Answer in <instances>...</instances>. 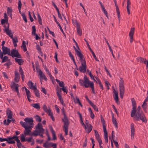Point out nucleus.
Returning <instances> with one entry per match:
<instances>
[{
    "mask_svg": "<svg viewBox=\"0 0 148 148\" xmlns=\"http://www.w3.org/2000/svg\"><path fill=\"white\" fill-rule=\"evenodd\" d=\"M84 79H79V83L81 86H83L86 88H88L90 87L91 88L92 92L93 93L95 94V89L94 87V84L92 82H91L88 79L87 76L84 75Z\"/></svg>",
    "mask_w": 148,
    "mask_h": 148,
    "instance_id": "obj_1",
    "label": "nucleus"
},
{
    "mask_svg": "<svg viewBox=\"0 0 148 148\" xmlns=\"http://www.w3.org/2000/svg\"><path fill=\"white\" fill-rule=\"evenodd\" d=\"M62 112L64 115V118L62 119V121L64 123L63 128L65 133V134L67 135L68 133V129L69 125V122L67 118V117L65 114L64 108L63 107L61 110Z\"/></svg>",
    "mask_w": 148,
    "mask_h": 148,
    "instance_id": "obj_2",
    "label": "nucleus"
},
{
    "mask_svg": "<svg viewBox=\"0 0 148 148\" xmlns=\"http://www.w3.org/2000/svg\"><path fill=\"white\" fill-rule=\"evenodd\" d=\"M35 127L36 130H34L33 132V135L36 136L39 135L41 137L43 138L44 129L43 128L42 124L40 123H38L36 126Z\"/></svg>",
    "mask_w": 148,
    "mask_h": 148,
    "instance_id": "obj_3",
    "label": "nucleus"
},
{
    "mask_svg": "<svg viewBox=\"0 0 148 148\" xmlns=\"http://www.w3.org/2000/svg\"><path fill=\"white\" fill-rule=\"evenodd\" d=\"M132 117L134 121H137L141 120L142 122L145 123L147 122L146 118L143 112H136L134 116Z\"/></svg>",
    "mask_w": 148,
    "mask_h": 148,
    "instance_id": "obj_4",
    "label": "nucleus"
},
{
    "mask_svg": "<svg viewBox=\"0 0 148 148\" xmlns=\"http://www.w3.org/2000/svg\"><path fill=\"white\" fill-rule=\"evenodd\" d=\"M119 88L120 97L122 99L125 92V87L124 81L121 78L119 80Z\"/></svg>",
    "mask_w": 148,
    "mask_h": 148,
    "instance_id": "obj_5",
    "label": "nucleus"
},
{
    "mask_svg": "<svg viewBox=\"0 0 148 148\" xmlns=\"http://www.w3.org/2000/svg\"><path fill=\"white\" fill-rule=\"evenodd\" d=\"M131 101L133 110L131 111V117H133L134 116V115L136 111V102L134 98H133L131 99Z\"/></svg>",
    "mask_w": 148,
    "mask_h": 148,
    "instance_id": "obj_6",
    "label": "nucleus"
},
{
    "mask_svg": "<svg viewBox=\"0 0 148 148\" xmlns=\"http://www.w3.org/2000/svg\"><path fill=\"white\" fill-rule=\"evenodd\" d=\"M42 108L45 112L48 114V115L50 116V117L53 121H54L55 119L54 118L53 114L51 112V110L49 108L48 109L45 105V104H44Z\"/></svg>",
    "mask_w": 148,
    "mask_h": 148,
    "instance_id": "obj_7",
    "label": "nucleus"
},
{
    "mask_svg": "<svg viewBox=\"0 0 148 148\" xmlns=\"http://www.w3.org/2000/svg\"><path fill=\"white\" fill-rule=\"evenodd\" d=\"M32 127L31 126H28L25 128V130L24 131V134L26 136L29 135L30 136L33 135L32 134L33 132H31V130Z\"/></svg>",
    "mask_w": 148,
    "mask_h": 148,
    "instance_id": "obj_8",
    "label": "nucleus"
},
{
    "mask_svg": "<svg viewBox=\"0 0 148 148\" xmlns=\"http://www.w3.org/2000/svg\"><path fill=\"white\" fill-rule=\"evenodd\" d=\"M36 69L37 72L38 73V75L40 80L44 79L45 81H47V77L41 70L40 69L37 68H36Z\"/></svg>",
    "mask_w": 148,
    "mask_h": 148,
    "instance_id": "obj_9",
    "label": "nucleus"
},
{
    "mask_svg": "<svg viewBox=\"0 0 148 148\" xmlns=\"http://www.w3.org/2000/svg\"><path fill=\"white\" fill-rule=\"evenodd\" d=\"M12 56V58L14 57H17L18 58H21V56L20 55L17 51L15 49H13L11 50L10 55H9Z\"/></svg>",
    "mask_w": 148,
    "mask_h": 148,
    "instance_id": "obj_10",
    "label": "nucleus"
},
{
    "mask_svg": "<svg viewBox=\"0 0 148 148\" xmlns=\"http://www.w3.org/2000/svg\"><path fill=\"white\" fill-rule=\"evenodd\" d=\"M86 64L84 63L81 64V65L80 66L78 69H77L80 72L82 73H85L86 70Z\"/></svg>",
    "mask_w": 148,
    "mask_h": 148,
    "instance_id": "obj_11",
    "label": "nucleus"
},
{
    "mask_svg": "<svg viewBox=\"0 0 148 148\" xmlns=\"http://www.w3.org/2000/svg\"><path fill=\"white\" fill-rule=\"evenodd\" d=\"M77 55L79 58V60L81 62V64L83 63L86 64V62L85 58L84 57V56L80 51H77Z\"/></svg>",
    "mask_w": 148,
    "mask_h": 148,
    "instance_id": "obj_12",
    "label": "nucleus"
},
{
    "mask_svg": "<svg viewBox=\"0 0 148 148\" xmlns=\"http://www.w3.org/2000/svg\"><path fill=\"white\" fill-rule=\"evenodd\" d=\"M43 146L45 148H49L50 146L53 147V148L57 147V145L56 143H48V141L44 143Z\"/></svg>",
    "mask_w": 148,
    "mask_h": 148,
    "instance_id": "obj_13",
    "label": "nucleus"
},
{
    "mask_svg": "<svg viewBox=\"0 0 148 148\" xmlns=\"http://www.w3.org/2000/svg\"><path fill=\"white\" fill-rule=\"evenodd\" d=\"M11 88L13 90L15 91L16 92H18V87L19 86L18 84L15 83L14 82H11Z\"/></svg>",
    "mask_w": 148,
    "mask_h": 148,
    "instance_id": "obj_14",
    "label": "nucleus"
},
{
    "mask_svg": "<svg viewBox=\"0 0 148 148\" xmlns=\"http://www.w3.org/2000/svg\"><path fill=\"white\" fill-rule=\"evenodd\" d=\"M134 28H131L129 34V36L130 38V43H132L133 42L134 40L133 37L134 34Z\"/></svg>",
    "mask_w": 148,
    "mask_h": 148,
    "instance_id": "obj_15",
    "label": "nucleus"
},
{
    "mask_svg": "<svg viewBox=\"0 0 148 148\" xmlns=\"http://www.w3.org/2000/svg\"><path fill=\"white\" fill-rule=\"evenodd\" d=\"M24 121L25 122L29 125V126L34 125V124L33 123V118L32 117H27L24 119Z\"/></svg>",
    "mask_w": 148,
    "mask_h": 148,
    "instance_id": "obj_16",
    "label": "nucleus"
},
{
    "mask_svg": "<svg viewBox=\"0 0 148 148\" xmlns=\"http://www.w3.org/2000/svg\"><path fill=\"white\" fill-rule=\"evenodd\" d=\"M2 49L3 51V55L6 54H7L9 55H10V50L9 48L5 47H2Z\"/></svg>",
    "mask_w": 148,
    "mask_h": 148,
    "instance_id": "obj_17",
    "label": "nucleus"
},
{
    "mask_svg": "<svg viewBox=\"0 0 148 148\" xmlns=\"http://www.w3.org/2000/svg\"><path fill=\"white\" fill-rule=\"evenodd\" d=\"M75 24L77 26V34L79 36L82 35V30L80 29V25L76 21H75Z\"/></svg>",
    "mask_w": 148,
    "mask_h": 148,
    "instance_id": "obj_18",
    "label": "nucleus"
},
{
    "mask_svg": "<svg viewBox=\"0 0 148 148\" xmlns=\"http://www.w3.org/2000/svg\"><path fill=\"white\" fill-rule=\"evenodd\" d=\"M130 127L131 131V139H132L134 138V132L135 131L134 125L133 123H132L131 124Z\"/></svg>",
    "mask_w": 148,
    "mask_h": 148,
    "instance_id": "obj_19",
    "label": "nucleus"
},
{
    "mask_svg": "<svg viewBox=\"0 0 148 148\" xmlns=\"http://www.w3.org/2000/svg\"><path fill=\"white\" fill-rule=\"evenodd\" d=\"M32 35L33 36H35L36 39L37 40L40 39V38L38 36L37 34H36V29L35 26H33L32 27Z\"/></svg>",
    "mask_w": 148,
    "mask_h": 148,
    "instance_id": "obj_20",
    "label": "nucleus"
},
{
    "mask_svg": "<svg viewBox=\"0 0 148 148\" xmlns=\"http://www.w3.org/2000/svg\"><path fill=\"white\" fill-rule=\"evenodd\" d=\"M25 89L26 92V95L27 96V100L29 102H31L32 100L29 98L31 97V93L25 87Z\"/></svg>",
    "mask_w": 148,
    "mask_h": 148,
    "instance_id": "obj_21",
    "label": "nucleus"
},
{
    "mask_svg": "<svg viewBox=\"0 0 148 148\" xmlns=\"http://www.w3.org/2000/svg\"><path fill=\"white\" fill-rule=\"evenodd\" d=\"M10 119H8L7 120V122H6V119H5L4 120L3 122H4V125H9V123L11 122H12L13 123H14V122L15 121V120L13 118H12V119H11V120H10Z\"/></svg>",
    "mask_w": 148,
    "mask_h": 148,
    "instance_id": "obj_22",
    "label": "nucleus"
},
{
    "mask_svg": "<svg viewBox=\"0 0 148 148\" xmlns=\"http://www.w3.org/2000/svg\"><path fill=\"white\" fill-rule=\"evenodd\" d=\"M113 92L115 95V96L114 97V100L117 103L119 100L118 92L117 91H116L114 89H113Z\"/></svg>",
    "mask_w": 148,
    "mask_h": 148,
    "instance_id": "obj_23",
    "label": "nucleus"
},
{
    "mask_svg": "<svg viewBox=\"0 0 148 148\" xmlns=\"http://www.w3.org/2000/svg\"><path fill=\"white\" fill-rule=\"evenodd\" d=\"M33 84L34 83L30 81H29L28 82V85L29 88L31 89L34 90L36 88V85H35L34 86Z\"/></svg>",
    "mask_w": 148,
    "mask_h": 148,
    "instance_id": "obj_24",
    "label": "nucleus"
},
{
    "mask_svg": "<svg viewBox=\"0 0 148 148\" xmlns=\"http://www.w3.org/2000/svg\"><path fill=\"white\" fill-rule=\"evenodd\" d=\"M20 77L18 73V72L15 71V78L14 79L15 82H18L19 81Z\"/></svg>",
    "mask_w": 148,
    "mask_h": 148,
    "instance_id": "obj_25",
    "label": "nucleus"
},
{
    "mask_svg": "<svg viewBox=\"0 0 148 148\" xmlns=\"http://www.w3.org/2000/svg\"><path fill=\"white\" fill-rule=\"evenodd\" d=\"M136 59L138 62H140V63H144L145 64H146V59H145L142 57H138Z\"/></svg>",
    "mask_w": 148,
    "mask_h": 148,
    "instance_id": "obj_26",
    "label": "nucleus"
},
{
    "mask_svg": "<svg viewBox=\"0 0 148 148\" xmlns=\"http://www.w3.org/2000/svg\"><path fill=\"white\" fill-rule=\"evenodd\" d=\"M6 114L8 116V119L12 118V112L10 110H8L6 111Z\"/></svg>",
    "mask_w": 148,
    "mask_h": 148,
    "instance_id": "obj_27",
    "label": "nucleus"
},
{
    "mask_svg": "<svg viewBox=\"0 0 148 148\" xmlns=\"http://www.w3.org/2000/svg\"><path fill=\"white\" fill-rule=\"evenodd\" d=\"M50 130L53 136V140H55L56 139V137L55 131L53 130L52 127L50 128Z\"/></svg>",
    "mask_w": 148,
    "mask_h": 148,
    "instance_id": "obj_28",
    "label": "nucleus"
},
{
    "mask_svg": "<svg viewBox=\"0 0 148 148\" xmlns=\"http://www.w3.org/2000/svg\"><path fill=\"white\" fill-rule=\"evenodd\" d=\"M5 27V29H4V31L5 32L7 35H9L10 33H11V31L10 30H9V26H7L6 28H5V25L3 26Z\"/></svg>",
    "mask_w": 148,
    "mask_h": 148,
    "instance_id": "obj_29",
    "label": "nucleus"
},
{
    "mask_svg": "<svg viewBox=\"0 0 148 148\" xmlns=\"http://www.w3.org/2000/svg\"><path fill=\"white\" fill-rule=\"evenodd\" d=\"M112 123L115 127L117 128L118 127L117 123L116 121V119L114 118V115L113 114H112Z\"/></svg>",
    "mask_w": 148,
    "mask_h": 148,
    "instance_id": "obj_30",
    "label": "nucleus"
},
{
    "mask_svg": "<svg viewBox=\"0 0 148 148\" xmlns=\"http://www.w3.org/2000/svg\"><path fill=\"white\" fill-rule=\"evenodd\" d=\"M77 113L79 115V118H80V120L81 121V124L82 125H83L84 126L85 128L86 129V126L85 125V124L83 122V121L82 120V116L81 114L79 112H77Z\"/></svg>",
    "mask_w": 148,
    "mask_h": 148,
    "instance_id": "obj_31",
    "label": "nucleus"
},
{
    "mask_svg": "<svg viewBox=\"0 0 148 148\" xmlns=\"http://www.w3.org/2000/svg\"><path fill=\"white\" fill-rule=\"evenodd\" d=\"M95 132V135L96 139H97V141H99L100 140H101V138L99 137V134L98 132L96 130H94Z\"/></svg>",
    "mask_w": 148,
    "mask_h": 148,
    "instance_id": "obj_32",
    "label": "nucleus"
},
{
    "mask_svg": "<svg viewBox=\"0 0 148 148\" xmlns=\"http://www.w3.org/2000/svg\"><path fill=\"white\" fill-rule=\"evenodd\" d=\"M34 91L35 93V96L38 98H40V95L39 93V91L37 89V88L34 89Z\"/></svg>",
    "mask_w": 148,
    "mask_h": 148,
    "instance_id": "obj_33",
    "label": "nucleus"
},
{
    "mask_svg": "<svg viewBox=\"0 0 148 148\" xmlns=\"http://www.w3.org/2000/svg\"><path fill=\"white\" fill-rule=\"evenodd\" d=\"M131 4V3L130 1H127V13L128 14H130V5Z\"/></svg>",
    "mask_w": 148,
    "mask_h": 148,
    "instance_id": "obj_34",
    "label": "nucleus"
},
{
    "mask_svg": "<svg viewBox=\"0 0 148 148\" xmlns=\"http://www.w3.org/2000/svg\"><path fill=\"white\" fill-rule=\"evenodd\" d=\"M101 122L102 123V125L103 127V131H105L106 130V123L105 122L104 119L101 117Z\"/></svg>",
    "mask_w": 148,
    "mask_h": 148,
    "instance_id": "obj_35",
    "label": "nucleus"
},
{
    "mask_svg": "<svg viewBox=\"0 0 148 148\" xmlns=\"http://www.w3.org/2000/svg\"><path fill=\"white\" fill-rule=\"evenodd\" d=\"M1 24L2 25L4 24H6L7 26H9V23L8 22V19H3L1 21Z\"/></svg>",
    "mask_w": 148,
    "mask_h": 148,
    "instance_id": "obj_36",
    "label": "nucleus"
},
{
    "mask_svg": "<svg viewBox=\"0 0 148 148\" xmlns=\"http://www.w3.org/2000/svg\"><path fill=\"white\" fill-rule=\"evenodd\" d=\"M56 81L57 82V83L59 84V86L60 87H64V84L63 82H60L59 80H58L57 79H56Z\"/></svg>",
    "mask_w": 148,
    "mask_h": 148,
    "instance_id": "obj_37",
    "label": "nucleus"
},
{
    "mask_svg": "<svg viewBox=\"0 0 148 148\" xmlns=\"http://www.w3.org/2000/svg\"><path fill=\"white\" fill-rule=\"evenodd\" d=\"M104 134V139L105 142L106 143H107L108 142V133L107 131H103Z\"/></svg>",
    "mask_w": 148,
    "mask_h": 148,
    "instance_id": "obj_38",
    "label": "nucleus"
},
{
    "mask_svg": "<svg viewBox=\"0 0 148 148\" xmlns=\"http://www.w3.org/2000/svg\"><path fill=\"white\" fill-rule=\"evenodd\" d=\"M15 60L16 62H17L20 65H21L23 62V61L21 59H18L17 58H15Z\"/></svg>",
    "mask_w": 148,
    "mask_h": 148,
    "instance_id": "obj_39",
    "label": "nucleus"
},
{
    "mask_svg": "<svg viewBox=\"0 0 148 148\" xmlns=\"http://www.w3.org/2000/svg\"><path fill=\"white\" fill-rule=\"evenodd\" d=\"M87 72L88 74L89 75L91 79L92 80H94L96 81L94 78L93 76L92 75L91 72L89 70H87Z\"/></svg>",
    "mask_w": 148,
    "mask_h": 148,
    "instance_id": "obj_40",
    "label": "nucleus"
},
{
    "mask_svg": "<svg viewBox=\"0 0 148 148\" xmlns=\"http://www.w3.org/2000/svg\"><path fill=\"white\" fill-rule=\"evenodd\" d=\"M7 139V140L6 141L9 144H14L15 143V141L12 140V139H10V137H8Z\"/></svg>",
    "mask_w": 148,
    "mask_h": 148,
    "instance_id": "obj_41",
    "label": "nucleus"
},
{
    "mask_svg": "<svg viewBox=\"0 0 148 148\" xmlns=\"http://www.w3.org/2000/svg\"><path fill=\"white\" fill-rule=\"evenodd\" d=\"M116 13L117 14L118 17V18L119 21V22L120 20V14L119 10V9L118 8H116Z\"/></svg>",
    "mask_w": 148,
    "mask_h": 148,
    "instance_id": "obj_42",
    "label": "nucleus"
},
{
    "mask_svg": "<svg viewBox=\"0 0 148 148\" xmlns=\"http://www.w3.org/2000/svg\"><path fill=\"white\" fill-rule=\"evenodd\" d=\"M22 47L24 51L25 52L27 51V48L25 45V42L24 41H23L22 42Z\"/></svg>",
    "mask_w": 148,
    "mask_h": 148,
    "instance_id": "obj_43",
    "label": "nucleus"
},
{
    "mask_svg": "<svg viewBox=\"0 0 148 148\" xmlns=\"http://www.w3.org/2000/svg\"><path fill=\"white\" fill-rule=\"evenodd\" d=\"M1 58L2 59L1 62L3 63L6 62L8 59V56H5L4 57H3H3Z\"/></svg>",
    "mask_w": 148,
    "mask_h": 148,
    "instance_id": "obj_44",
    "label": "nucleus"
},
{
    "mask_svg": "<svg viewBox=\"0 0 148 148\" xmlns=\"http://www.w3.org/2000/svg\"><path fill=\"white\" fill-rule=\"evenodd\" d=\"M90 105L93 107L95 110L97 112H98V108L95 105L93 104V103H91Z\"/></svg>",
    "mask_w": 148,
    "mask_h": 148,
    "instance_id": "obj_45",
    "label": "nucleus"
},
{
    "mask_svg": "<svg viewBox=\"0 0 148 148\" xmlns=\"http://www.w3.org/2000/svg\"><path fill=\"white\" fill-rule=\"evenodd\" d=\"M21 16L24 21L25 23H26L27 22V20L25 14L24 13H22L21 14Z\"/></svg>",
    "mask_w": 148,
    "mask_h": 148,
    "instance_id": "obj_46",
    "label": "nucleus"
},
{
    "mask_svg": "<svg viewBox=\"0 0 148 148\" xmlns=\"http://www.w3.org/2000/svg\"><path fill=\"white\" fill-rule=\"evenodd\" d=\"M142 107L144 109V110L145 112H147L145 110V109L147 108V103H146V102H144L142 105Z\"/></svg>",
    "mask_w": 148,
    "mask_h": 148,
    "instance_id": "obj_47",
    "label": "nucleus"
},
{
    "mask_svg": "<svg viewBox=\"0 0 148 148\" xmlns=\"http://www.w3.org/2000/svg\"><path fill=\"white\" fill-rule=\"evenodd\" d=\"M37 16L38 18V21L40 25H42V20L41 17L38 13H37Z\"/></svg>",
    "mask_w": 148,
    "mask_h": 148,
    "instance_id": "obj_48",
    "label": "nucleus"
},
{
    "mask_svg": "<svg viewBox=\"0 0 148 148\" xmlns=\"http://www.w3.org/2000/svg\"><path fill=\"white\" fill-rule=\"evenodd\" d=\"M32 106L37 109H39L40 108V107L39 103L34 104Z\"/></svg>",
    "mask_w": 148,
    "mask_h": 148,
    "instance_id": "obj_49",
    "label": "nucleus"
},
{
    "mask_svg": "<svg viewBox=\"0 0 148 148\" xmlns=\"http://www.w3.org/2000/svg\"><path fill=\"white\" fill-rule=\"evenodd\" d=\"M36 120V121L40 122L41 121V119L40 116L36 115L35 117Z\"/></svg>",
    "mask_w": 148,
    "mask_h": 148,
    "instance_id": "obj_50",
    "label": "nucleus"
},
{
    "mask_svg": "<svg viewBox=\"0 0 148 148\" xmlns=\"http://www.w3.org/2000/svg\"><path fill=\"white\" fill-rule=\"evenodd\" d=\"M21 140L22 142H24L26 141V139H25L24 134H21Z\"/></svg>",
    "mask_w": 148,
    "mask_h": 148,
    "instance_id": "obj_51",
    "label": "nucleus"
},
{
    "mask_svg": "<svg viewBox=\"0 0 148 148\" xmlns=\"http://www.w3.org/2000/svg\"><path fill=\"white\" fill-rule=\"evenodd\" d=\"M108 45V47L109 48V50H110V51L111 53V54H112V56H113V58L114 59H115V57L114 56V55L113 54V51H112V49L111 48V47L110 46V44H109V45Z\"/></svg>",
    "mask_w": 148,
    "mask_h": 148,
    "instance_id": "obj_52",
    "label": "nucleus"
},
{
    "mask_svg": "<svg viewBox=\"0 0 148 148\" xmlns=\"http://www.w3.org/2000/svg\"><path fill=\"white\" fill-rule=\"evenodd\" d=\"M90 126L88 127L87 129V131L88 133H90L92 130V126L90 125Z\"/></svg>",
    "mask_w": 148,
    "mask_h": 148,
    "instance_id": "obj_53",
    "label": "nucleus"
},
{
    "mask_svg": "<svg viewBox=\"0 0 148 148\" xmlns=\"http://www.w3.org/2000/svg\"><path fill=\"white\" fill-rule=\"evenodd\" d=\"M56 90V94L58 98L60 99L62 98V96H61V95L59 94V92H60V90L58 89H57Z\"/></svg>",
    "mask_w": 148,
    "mask_h": 148,
    "instance_id": "obj_54",
    "label": "nucleus"
},
{
    "mask_svg": "<svg viewBox=\"0 0 148 148\" xmlns=\"http://www.w3.org/2000/svg\"><path fill=\"white\" fill-rule=\"evenodd\" d=\"M84 40L86 42V43L88 47V48L89 49V50H90V51H92V49H91V48L90 47V46L89 45L88 41H87L85 39H84Z\"/></svg>",
    "mask_w": 148,
    "mask_h": 148,
    "instance_id": "obj_55",
    "label": "nucleus"
},
{
    "mask_svg": "<svg viewBox=\"0 0 148 148\" xmlns=\"http://www.w3.org/2000/svg\"><path fill=\"white\" fill-rule=\"evenodd\" d=\"M90 52L92 53V55L93 57L95 59V60L96 61H99V60L97 58V57H96V56H95V55L94 53V52L92 51Z\"/></svg>",
    "mask_w": 148,
    "mask_h": 148,
    "instance_id": "obj_56",
    "label": "nucleus"
},
{
    "mask_svg": "<svg viewBox=\"0 0 148 148\" xmlns=\"http://www.w3.org/2000/svg\"><path fill=\"white\" fill-rule=\"evenodd\" d=\"M20 123L22 126L24 128L27 126L26 125V124L25 122L23 121H21Z\"/></svg>",
    "mask_w": 148,
    "mask_h": 148,
    "instance_id": "obj_57",
    "label": "nucleus"
},
{
    "mask_svg": "<svg viewBox=\"0 0 148 148\" xmlns=\"http://www.w3.org/2000/svg\"><path fill=\"white\" fill-rule=\"evenodd\" d=\"M36 49L37 50H38V51L39 52L42 53L41 49V48L38 45H37L36 46Z\"/></svg>",
    "mask_w": 148,
    "mask_h": 148,
    "instance_id": "obj_58",
    "label": "nucleus"
},
{
    "mask_svg": "<svg viewBox=\"0 0 148 148\" xmlns=\"http://www.w3.org/2000/svg\"><path fill=\"white\" fill-rule=\"evenodd\" d=\"M12 39L13 43H16L18 42L17 38L16 37H15L14 38H13Z\"/></svg>",
    "mask_w": 148,
    "mask_h": 148,
    "instance_id": "obj_59",
    "label": "nucleus"
},
{
    "mask_svg": "<svg viewBox=\"0 0 148 148\" xmlns=\"http://www.w3.org/2000/svg\"><path fill=\"white\" fill-rule=\"evenodd\" d=\"M22 6V4L21 1L20 0H19L18 1V9H20L21 8Z\"/></svg>",
    "mask_w": 148,
    "mask_h": 148,
    "instance_id": "obj_60",
    "label": "nucleus"
},
{
    "mask_svg": "<svg viewBox=\"0 0 148 148\" xmlns=\"http://www.w3.org/2000/svg\"><path fill=\"white\" fill-rule=\"evenodd\" d=\"M60 100V103L64 106H65V104L64 103L63 100L62 99V98L60 99H59Z\"/></svg>",
    "mask_w": 148,
    "mask_h": 148,
    "instance_id": "obj_61",
    "label": "nucleus"
},
{
    "mask_svg": "<svg viewBox=\"0 0 148 148\" xmlns=\"http://www.w3.org/2000/svg\"><path fill=\"white\" fill-rule=\"evenodd\" d=\"M44 69L45 70L46 72H47V74L48 75H50V72L49 69H47V68L45 66L44 67Z\"/></svg>",
    "mask_w": 148,
    "mask_h": 148,
    "instance_id": "obj_62",
    "label": "nucleus"
},
{
    "mask_svg": "<svg viewBox=\"0 0 148 148\" xmlns=\"http://www.w3.org/2000/svg\"><path fill=\"white\" fill-rule=\"evenodd\" d=\"M28 15L30 21L31 22H33L34 21V19L30 14V11L28 12Z\"/></svg>",
    "mask_w": 148,
    "mask_h": 148,
    "instance_id": "obj_63",
    "label": "nucleus"
},
{
    "mask_svg": "<svg viewBox=\"0 0 148 148\" xmlns=\"http://www.w3.org/2000/svg\"><path fill=\"white\" fill-rule=\"evenodd\" d=\"M85 98L87 101L88 103L90 104H91V103H92V102L89 99L87 95L85 96Z\"/></svg>",
    "mask_w": 148,
    "mask_h": 148,
    "instance_id": "obj_64",
    "label": "nucleus"
}]
</instances>
